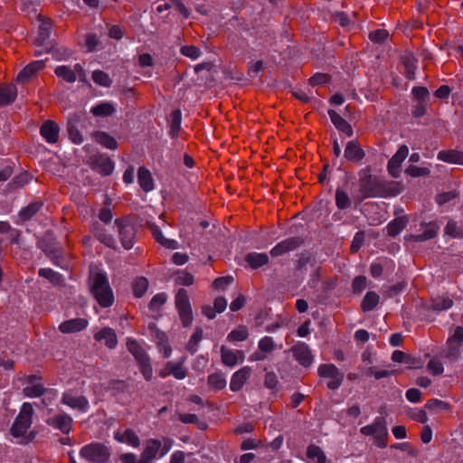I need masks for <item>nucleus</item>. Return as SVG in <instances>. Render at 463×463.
<instances>
[{
    "label": "nucleus",
    "instance_id": "15",
    "mask_svg": "<svg viewBox=\"0 0 463 463\" xmlns=\"http://www.w3.org/2000/svg\"><path fill=\"white\" fill-rule=\"evenodd\" d=\"M252 370L250 366H243L236 371L231 378L230 389L232 392H239L250 379Z\"/></svg>",
    "mask_w": 463,
    "mask_h": 463
},
{
    "label": "nucleus",
    "instance_id": "57",
    "mask_svg": "<svg viewBox=\"0 0 463 463\" xmlns=\"http://www.w3.org/2000/svg\"><path fill=\"white\" fill-rule=\"evenodd\" d=\"M264 385L274 392L278 391L279 381L277 375L272 372L267 373L265 374Z\"/></svg>",
    "mask_w": 463,
    "mask_h": 463
},
{
    "label": "nucleus",
    "instance_id": "42",
    "mask_svg": "<svg viewBox=\"0 0 463 463\" xmlns=\"http://www.w3.org/2000/svg\"><path fill=\"white\" fill-rule=\"evenodd\" d=\"M96 169L97 171L101 174L102 175H110L114 170V164L113 162L106 157H100L97 160L96 163Z\"/></svg>",
    "mask_w": 463,
    "mask_h": 463
},
{
    "label": "nucleus",
    "instance_id": "20",
    "mask_svg": "<svg viewBox=\"0 0 463 463\" xmlns=\"http://www.w3.org/2000/svg\"><path fill=\"white\" fill-rule=\"evenodd\" d=\"M221 357L224 365L234 367L239 362H243L244 353L240 350H232L225 345L221 346Z\"/></svg>",
    "mask_w": 463,
    "mask_h": 463
},
{
    "label": "nucleus",
    "instance_id": "14",
    "mask_svg": "<svg viewBox=\"0 0 463 463\" xmlns=\"http://www.w3.org/2000/svg\"><path fill=\"white\" fill-rule=\"evenodd\" d=\"M301 243L302 240L299 237L288 238L273 247L270 250V255L272 257L281 256L285 253L296 250L301 245Z\"/></svg>",
    "mask_w": 463,
    "mask_h": 463
},
{
    "label": "nucleus",
    "instance_id": "62",
    "mask_svg": "<svg viewBox=\"0 0 463 463\" xmlns=\"http://www.w3.org/2000/svg\"><path fill=\"white\" fill-rule=\"evenodd\" d=\"M406 399L412 403H418L421 401V392L416 388L407 390L405 393Z\"/></svg>",
    "mask_w": 463,
    "mask_h": 463
},
{
    "label": "nucleus",
    "instance_id": "3",
    "mask_svg": "<svg viewBox=\"0 0 463 463\" xmlns=\"http://www.w3.org/2000/svg\"><path fill=\"white\" fill-rule=\"evenodd\" d=\"M90 291L98 303L103 307L112 306L114 296L106 275L92 273L90 279Z\"/></svg>",
    "mask_w": 463,
    "mask_h": 463
},
{
    "label": "nucleus",
    "instance_id": "47",
    "mask_svg": "<svg viewBox=\"0 0 463 463\" xmlns=\"http://www.w3.org/2000/svg\"><path fill=\"white\" fill-rule=\"evenodd\" d=\"M453 305V301L449 297H438L432 299L431 307L436 311H444L449 309Z\"/></svg>",
    "mask_w": 463,
    "mask_h": 463
},
{
    "label": "nucleus",
    "instance_id": "19",
    "mask_svg": "<svg viewBox=\"0 0 463 463\" xmlns=\"http://www.w3.org/2000/svg\"><path fill=\"white\" fill-rule=\"evenodd\" d=\"M81 116L78 114H71L67 120V130L71 141L75 144L83 142V137L79 129L80 125Z\"/></svg>",
    "mask_w": 463,
    "mask_h": 463
},
{
    "label": "nucleus",
    "instance_id": "34",
    "mask_svg": "<svg viewBox=\"0 0 463 463\" xmlns=\"http://www.w3.org/2000/svg\"><path fill=\"white\" fill-rule=\"evenodd\" d=\"M307 457L308 459L315 463H326V457L323 449L314 444H311L307 449Z\"/></svg>",
    "mask_w": 463,
    "mask_h": 463
},
{
    "label": "nucleus",
    "instance_id": "45",
    "mask_svg": "<svg viewBox=\"0 0 463 463\" xmlns=\"http://www.w3.org/2000/svg\"><path fill=\"white\" fill-rule=\"evenodd\" d=\"M249 332L246 326H240L232 330L227 335V340L230 342H241L247 339Z\"/></svg>",
    "mask_w": 463,
    "mask_h": 463
},
{
    "label": "nucleus",
    "instance_id": "35",
    "mask_svg": "<svg viewBox=\"0 0 463 463\" xmlns=\"http://www.w3.org/2000/svg\"><path fill=\"white\" fill-rule=\"evenodd\" d=\"M152 233L156 241L160 243L162 246L167 249H176L178 247V242L175 240L165 238L162 232L156 226L151 227Z\"/></svg>",
    "mask_w": 463,
    "mask_h": 463
},
{
    "label": "nucleus",
    "instance_id": "61",
    "mask_svg": "<svg viewBox=\"0 0 463 463\" xmlns=\"http://www.w3.org/2000/svg\"><path fill=\"white\" fill-rule=\"evenodd\" d=\"M352 286L354 293H361L367 286V279L364 276L356 277Z\"/></svg>",
    "mask_w": 463,
    "mask_h": 463
},
{
    "label": "nucleus",
    "instance_id": "7",
    "mask_svg": "<svg viewBox=\"0 0 463 463\" xmlns=\"http://www.w3.org/2000/svg\"><path fill=\"white\" fill-rule=\"evenodd\" d=\"M175 307L184 326H189L193 322V312L187 291L178 289L175 295Z\"/></svg>",
    "mask_w": 463,
    "mask_h": 463
},
{
    "label": "nucleus",
    "instance_id": "17",
    "mask_svg": "<svg viewBox=\"0 0 463 463\" xmlns=\"http://www.w3.org/2000/svg\"><path fill=\"white\" fill-rule=\"evenodd\" d=\"M409 155V148L403 145L400 146L398 151L392 156L388 163V171L393 177H398L400 174V166Z\"/></svg>",
    "mask_w": 463,
    "mask_h": 463
},
{
    "label": "nucleus",
    "instance_id": "26",
    "mask_svg": "<svg viewBox=\"0 0 463 463\" xmlns=\"http://www.w3.org/2000/svg\"><path fill=\"white\" fill-rule=\"evenodd\" d=\"M88 326V321L84 318H73L67 321L62 322L59 329L61 332L64 334H71L80 332L82 329L86 328Z\"/></svg>",
    "mask_w": 463,
    "mask_h": 463
},
{
    "label": "nucleus",
    "instance_id": "44",
    "mask_svg": "<svg viewBox=\"0 0 463 463\" xmlns=\"http://www.w3.org/2000/svg\"><path fill=\"white\" fill-rule=\"evenodd\" d=\"M91 113L98 117H107L110 116L115 109L112 104L109 102H102L91 108Z\"/></svg>",
    "mask_w": 463,
    "mask_h": 463
},
{
    "label": "nucleus",
    "instance_id": "53",
    "mask_svg": "<svg viewBox=\"0 0 463 463\" xmlns=\"http://www.w3.org/2000/svg\"><path fill=\"white\" fill-rule=\"evenodd\" d=\"M139 369L146 380L149 381L153 375L152 366L149 362V358L146 357L138 362Z\"/></svg>",
    "mask_w": 463,
    "mask_h": 463
},
{
    "label": "nucleus",
    "instance_id": "43",
    "mask_svg": "<svg viewBox=\"0 0 463 463\" xmlns=\"http://www.w3.org/2000/svg\"><path fill=\"white\" fill-rule=\"evenodd\" d=\"M379 295L376 294L375 292H367L361 305L362 309L364 311L373 310L379 303Z\"/></svg>",
    "mask_w": 463,
    "mask_h": 463
},
{
    "label": "nucleus",
    "instance_id": "31",
    "mask_svg": "<svg viewBox=\"0 0 463 463\" xmlns=\"http://www.w3.org/2000/svg\"><path fill=\"white\" fill-rule=\"evenodd\" d=\"M49 37H50V23L49 22H42V24L39 26L38 36L35 40V43L38 46L44 47L45 51L49 52L52 47V45L48 43Z\"/></svg>",
    "mask_w": 463,
    "mask_h": 463
},
{
    "label": "nucleus",
    "instance_id": "11",
    "mask_svg": "<svg viewBox=\"0 0 463 463\" xmlns=\"http://www.w3.org/2000/svg\"><path fill=\"white\" fill-rule=\"evenodd\" d=\"M23 393L28 398H37L44 393V387L40 376L32 374L24 378Z\"/></svg>",
    "mask_w": 463,
    "mask_h": 463
},
{
    "label": "nucleus",
    "instance_id": "33",
    "mask_svg": "<svg viewBox=\"0 0 463 463\" xmlns=\"http://www.w3.org/2000/svg\"><path fill=\"white\" fill-rule=\"evenodd\" d=\"M246 262L252 269H258L269 262V256L266 253L250 252L245 257Z\"/></svg>",
    "mask_w": 463,
    "mask_h": 463
},
{
    "label": "nucleus",
    "instance_id": "2",
    "mask_svg": "<svg viewBox=\"0 0 463 463\" xmlns=\"http://www.w3.org/2000/svg\"><path fill=\"white\" fill-rule=\"evenodd\" d=\"M358 188L354 191L352 198L356 203H361L367 198L383 196L385 191L384 184L377 176L371 174L370 169L364 168L359 171Z\"/></svg>",
    "mask_w": 463,
    "mask_h": 463
},
{
    "label": "nucleus",
    "instance_id": "59",
    "mask_svg": "<svg viewBox=\"0 0 463 463\" xmlns=\"http://www.w3.org/2000/svg\"><path fill=\"white\" fill-rule=\"evenodd\" d=\"M166 295L165 293H159L155 295L149 303V308L152 310H157L166 301Z\"/></svg>",
    "mask_w": 463,
    "mask_h": 463
},
{
    "label": "nucleus",
    "instance_id": "48",
    "mask_svg": "<svg viewBox=\"0 0 463 463\" xmlns=\"http://www.w3.org/2000/svg\"><path fill=\"white\" fill-rule=\"evenodd\" d=\"M258 348L267 356L276 349L274 339L271 336H264L258 343Z\"/></svg>",
    "mask_w": 463,
    "mask_h": 463
},
{
    "label": "nucleus",
    "instance_id": "23",
    "mask_svg": "<svg viewBox=\"0 0 463 463\" xmlns=\"http://www.w3.org/2000/svg\"><path fill=\"white\" fill-rule=\"evenodd\" d=\"M344 156L347 160L358 163L364 159L365 154L359 143L352 140L347 143Z\"/></svg>",
    "mask_w": 463,
    "mask_h": 463
},
{
    "label": "nucleus",
    "instance_id": "64",
    "mask_svg": "<svg viewBox=\"0 0 463 463\" xmlns=\"http://www.w3.org/2000/svg\"><path fill=\"white\" fill-rule=\"evenodd\" d=\"M232 280L233 279L231 276L221 277L213 281V287L216 289L223 290L232 282Z\"/></svg>",
    "mask_w": 463,
    "mask_h": 463
},
{
    "label": "nucleus",
    "instance_id": "24",
    "mask_svg": "<svg viewBox=\"0 0 463 463\" xmlns=\"http://www.w3.org/2000/svg\"><path fill=\"white\" fill-rule=\"evenodd\" d=\"M62 402L72 409H78L82 411H87L89 410V402L83 396L64 393L62 396Z\"/></svg>",
    "mask_w": 463,
    "mask_h": 463
},
{
    "label": "nucleus",
    "instance_id": "16",
    "mask_svg": "<svg viewBox=\"0 0 463 463\" xmlns=\"http://www.w3.org/2000/svg\"><path fill=\"white\" fill-rule=\"evenodd\" d=\"M116 225L118 230L119 238L122 246L126 250H130L134 245V229L133 227L122 221L117 220Z\"/></svg>",
    "mask_w": 463,
    "mask_h": 463
},
{
    "label": "nucleus",
    "instance_id": "18",
    "mask_svg": "<svg viewBox=\"0 0 463 463\" xmlns=\"http://www.w3.org/2000/svg\"><path fill=\"white\" fill-rule=\"evenodd\" d=\"M159 375L162 378L166 375H173L178 380L184 379L187 376V370L184 367V360L168 362L165 369L159 373Z\"/></svg>",
    "mask_w": 463,
    "mask_h": 463
},
{
    "label": "nucleus",
    "instance_id": "40",
    "mask_svg": "<svg viewBox=\"0 0 463 463\" xmlns=\"http://www.w3.org/2000/svg\"><path fill=\"white\" fill-rule=\"evenodd\" d=\"M182 115L180 110H174L170 115V136L176 137L181 128Z\"/></svg>",
    "mask_w": 463,
    "mask_h": 463
},
{
    "label": "nucleus",
    "instance_id": "22",
    "mask_svg": "<svg viewBox=\"0 0 463 463\" xmlns=\"http://www.w3.org/2000/svg\"><path fill=\"white\" fill-rule=\"evenodd\" d=\"M42 137L50 144H54L59 139L60 128L52 120L45 121L41 128Z\"/></svg>",
    "mask_w": 463,
    "mask_h": 463
},
{
    "label": "nucleus",
    "instance_id": "30",
    "mask_svg": "<svg viewBox=\"0 0 463 463\" xmlns=\"http://www.w3.org/2000/svg\"><path fill=\"white\" fill-rule=\"evenodd\" d=\"M17 96L16 87L13 84L0 87V108L14 101Z\"/></svg>",
    "mask_w": 463,
    "mask_h": 463
},
{
    "label": "nucleus",
    "instance_id": "63",
    "mask_svg": "<svg viewBox=\"0 0 463 463\" xmlns=\"http://www.w3.org/2000/svg\"><path fill=\"white\" fill-rule=\"evenodd\" d=\"M388 35L389 34L386 30L380 29L370 33L369 38L374 43H383L387 39Z\"/></svg>",
    "mask_w": 463,
    "mask_h": 463
},
{
    "label": "nucleus",
    "instance_id": "10",
    "mask_svg": "<svg viewBox=\"0 0 463 463\" xmlns=\"http://www.w3.org/2000/svg\"><path fill=\"white\" fill-rule=\"evenodd\" d=\"M294 359L303 367H310L314 362V356L309 346L304 342H298L290 350Z\"/></svg>",
    "mask_w": 463,
    "mask_h": 463
},
{
    "label": "nucleus",
    "instance_id": "25",
    "mask_svg": "<svg viewBox=\"0 0 463 463\" xmlns=\"http://www.w3.org/2000/svg\"><path fill=\"white\" fill-rule=\"evenodd\" d=\"M94 338L98 342H104L105 345L109 349H113L116 347L118 344V338L116 333L113 329L109 327H105L97 332L94 335Z\"/></svg>",
    "mask_w": 463,
    "mask_h": 463
},
{
    "label": "nucleus",
    "instance_id": "4",
    "mask_svg": "<svg viewBox=\"0 0 463 463\" xmlns=\"http://www.w3.org/2000/svg\"><path fill=\"white\" fill-rule=\"evenodd\" d=\"M174 440L168 437L149 439L141 452V463H153L156 458H163L173 448Z\"/></svg>",
    "mask_w": 463,
    "mask_h": 463
},
{
    "label": "nucleus",
    "instance_id": "41",
    "mask_svg": "<svg viewBox=\"0 0 463 463\" xmlns=\"http://www.w3.org/2000/svg\"><path fill=\"white\" fill-rule=\"evenodd\" d=\"M209 385L215 390H222L226 387L227 382L224 375L220 373H213L208 376Z\"/></svg>",
    "mask_w": 463,
    "mask_h": 463
},
{
    "label": "nucleus",
    "instance_id": "28",
    "mask_svg": "<svg viewBox=\"0 0 463 463\" xmlns=\"http://www.w3.org/2000/svg\"><path fill=\"white\" fill-rule=\"evenodd\" d=\"M328 114L332 123L339 131L345 133L348 137H351L353 135L352 127L337 112L334 110H329Z\"/></svg>",
    "mask_w": 463,
    "mask_h": 463
},
{
    "label": "nucleus",
    "instance_id": "29",
    "mask_svg": "<svg viewBox=\"0 0 463 463\" xmlns=\"http://www.w3.org/2000/svg\"><path fill=\"white\" fill-rule=\"evenodd\" d=\"M437 157L446 163L463 165V153L458 150H441Z\"/></svg>",
    "mask_w": 463,
    "mask_h": 463
},
{
    "label": "nucleus",
    "instance_id": "38",
    "mask_svg": "<svg viewBox=\"0 0 463 463\" xmlns=\"http://www.w3.org/2000/svg\"><path fill=\"white\" fill-rule=\"evenodd\" d=\"M407 219L405 217H398L391 222L387 226V232L390 236H396L402 232L406 227Z\"/></svg>",
    "mask_w": 463,
    "mask_h": 463
},
{
    "label": "nucleus",
    "instance_id": "52",
    "mask_svg": "<svg viewBox=\"0 0 463 463\" xmlns=\"http://www.w3.org/2000/svg\"><path fill=\"white\" fill-rule=\"evenodd\" d=\"M445 233L451 236V237H460L462 235V230L458 225V222L449 220L445 227Z\"/></svg>",
    "mask_w": 463,
    "mask_h": 463
},
{
    "label": "nucleus",
    "instance_id": "32",
    "mask_svg": "<svg viewBox=\"0 0 463 463\" xmlns=\"http://www.w3.org/2000/svg\"><path fill=\"white\" fill-rule=\"evenodd\" d=\"M137 180L139 185L145 192H150L154 189V181L151 173L146 167H140L138 169Z\"/></svg>",
    "mask_w": 463,
    "mask_h": 463
},
{
    "label": "nucleus",
    "instance_id": "1",
    "mask_svg": "<svg viewBox=\"0 0 463 463\" xmlns=\"http://www.w3.org/2000/svg\"><path fill=\"white\" fill-rule=\"evenodd\" d=\"M33 407L32 403L24 402L9 430L10 434L14 439H18L20 444H28L36 437L35 431H28L33 424Z\"/></svg>",
    "mask_w": 463,
    "mask_h": 463
},
{
    "label": "nucleus",
    "instance_id": "54",
    "mask_svg": "<svg viewBox=\"0 0 463 463\" xmlns=\"http://www.w3.org/2000/svg\"><path fill=\"white\" fill-rule=\"evenodd\" d=\"M181 53L192 60H196L201 55V51L199 48L193 45H185L181 48Z\"/></svg>",
    "mask_w": 463,
    "mask_h": 463
},
{
    "label": "nucleus",
    "instance_id": "36",
    "mask_svg": "<svg viewBox=\"0 0 463 463\" xmlns=\"http://www.w3.org/2000/svg\"><path fill=\"white\" fill-rule=\"evenodd\" d=\"M402 61L405 67L406 77L413 80L415 77L417 60L411 53H405L402 55Z\"/></svg>",
    "mask_w": 463,
    "mask_h": 463
},
{
    "label": "nucleus",
    "instance_id": "5",
    "mask_svg": "<svg viewBox=\"0 0 463 463\" xmlns=\"http://www.w3.org/2000/svg\"><path fill=\"white\" fill-rule=\"evenodd\" d=\"M110 456V448L97 441L83 446L80 450V458L90 463H107Z\"/></svg>",
    "mask_w": 463,
    "mask_h": 463
},
{
    "label": "nucleus",
    "instance_id": "60",
    "mask_svg": "<svg viewBox=\"0 0 463 463\" xmlns=\"http://www.w3.org/2000/svg\"><path fill=\"white\" fill-rule=\"evenodd\" d=\"M427 368L434 375H439L444 371L443 364L436 359L430 360Z\"/></svg>",
    "mask_w": 463,
    "mask_h": 463
},
{
    "label": "nucleus",
    "instance_id": "27",
    "mask_svg": "<svg viewBox=\"0 0 463 463\" xmlns=\"http://www.w3.org/2000/svg\"><path fill=\"white\" fill-rule=\"evenodd\" d=\"M439 229V226L435 222H430L423 226V232L421 233L411 235L410 239L416 242L430 240L438 234Z\"/></svg>",
    "mask_w": 463,
    "mask_h": 463
},
{
    "label": "nucleus",
    "instance_id": "37",
    "mask_svg": "<svg viewBox=\"0 0 463 463\" xmlns=\"http://www.w3.org/2000/svg\"><path fill=\"white\" fill-rule=\"evenodd\" d=\"M94 137L99 144L102 145L106 148L116 149L118 146L117 140L106 132L99 131L95 134Z\"/></svg>",
    "mask_w": 463,
    "mask_h": 463
},
{
    "label": "nucleus",
    "instance_id": "58",
    "mask_svg": "<svg viewBox=\"0 0 463 463\" xmlns=\"http://www.w3.org/2000/svg\"><path fill=\"white\" fill-rule=\"evenodd\" d=\"M425 408L429 410L446 411L449 409V404L439 399H430L426 402Z\"/></svg>",
    "mask_w": 463,
    "mask_h": 463
},
{
    "label": "nucleus",
    "instance_id": "55",
    "mask_svg": "<svg viewBox=\"0 0 463 463\" xmlns=\"http://www.w3.org/2000/svg\"><path fill=\"white\" fill-rule=\"evenodd\" d=\"M406 173L412 177L427 176L430 175V170L426 167H420L417 165H409Z\"/></svg>",
    "mask_w": 463,
    "mask_h": 463
},
{
    "label": "nucleus",
    "instance_id": "46",
    "mask_svg": "<svg viewBox=\"0 0 463 463\" xmlns=\"http://www.w3.org/2000/svg\"><path fill=\"white\" fill-rule=\"evenodd\" d=\"M128 350L135 356L137 362L148 357L144 349L136 340H128L127 343Z\"/></svg>",
    "mask_w": 463,
    "mask_h": 463
},
{
    "label": "nucleus",
    "instance_id": "6",
    "mask_svg": "<svg viewBox=\"0 0 463 463\" xmlns=\"http://www.w3.org/2000/svg\"><path fill=\"white\" fill-rule=\"evenodd\" d=\"M360 432L365 436H373L374 445L378 448L387 447L388 428L383 417H376L371 424L362 427Z\"/></svg>",
    "mask_w": 463,
    "mask_h": 463
},
{
    "label": "nucleus",
    "instance_id": "56",
    "mask_svg": "<svg viewBox=\"0 0 463 463\" xmlns=\"http://www.w3.org/2000/svg\"><path fill=\"white\" fill-rule=\"evenodd\" d=\"M41 205L39 203H32L28 205L27 207L24 208L20 212V217L23 220H28L31 217H33L39 210Z\"/></svg>",
    "mask_w": 463,
    "mask_h": 463
},
{
    "label": "nucleus",
    "instance_id": "12",
    "mask_svg": "<svg viewBox=\"0 0 463 463\" xmlns=\"http://www.w3.org/2000/svg\"><path fill=\"white\" fill-rule=\"evenodd\" d=\"M113 437L118 443L127 444L132 448H138L141 443L136 431L129 428L116 430Z\"/></svg>",
    "mask_w": 463,
    "mask_h": 463
},
{
    "label": "nucleus",
    "instance_id": "21",
    "mask_svg": "<svg viewBox=\"0 0 463 463\" xmlns=\"http://www.w3.org/2000/svg\"><path fill=\"white\" fill-rule=\"evenodd\" d=\"M45 66V62L43 60L35 61L25 66L16 77L18 82L24 83L29 79L33 77L38 71L43 70Z\"/></svg>",
    "mask_w": 463,
    "mask_h": 463
},
{
    "label": "nucleus",
    "instance_id": "49",
    "mask_svg": "<svg viewBox=\"0 0 463 463\" xmlns=\"http://www.w3.org/2000/svg\"><path fill=\"white\" fill-rule=\"evenodd\" d=\"M92 80L96 84L102 87H109L112 83L109 74L99 70L92 72Z\"/></svg>",
    "mask_w": 463,
    "mask_h": 463
},
{
    "label": "nucleus",
    "instance_id": "13",
    "mask_svg": "<svg viewBox=\"0 0 463 463\" xmlns=\"http://www.w3.org/2000/svg\"><path fill=\"white\" fill-rule=\"evenodd\" d=\"M45 422L55 430H61L64 434H68L71 430L72 418L67 414H56L48 417Z\"/></svg>",
    "mask_w": 463,
    "mask_h": 463
},
{
    "label": "nucleus",
    "instance_id": "9",
    "mask_svg": "<svg viewBox=\"0 0 463 463\" xmlns=\"http://www.w3.org/2000/svg\"><path fill=\"white\" fill-rule=\"evenodd\" d=\"M55 74L69 83H73L77 80L82 82L87 81V75L80 63H76L72 68L66 65H60L54 71Z\"/></svg>",
    "mask_w": 463,
    "mask_h": 463
},
{
    "label": "nucleus",
    "instance_id": "8",
    "mask_svg": "<svg viewBox=\"0 0 463 463\" xmlns=\"http://www.w3.org/2000/svg\"><path fill=\"white\" fill-rule=\"evenodd\" d=\"M317 373L320 377L329 379L327 387L331 390L338 389L344 381V373L333 364H320Z\"/></svg>",
    "mask_w": 463,
    "mask_h": 463
},
{
    "label": "nucleus",
    "instance_id": "50",
    "mask_svg": "<svg viewBox=\"0 0 463 463\" xmlns=\"http://www.w3.org/2000/svg\"><path fill=\"white\" fill-rule=\"evenodd\" d=\"M148 280L146 278H138L133 284V292L137 298H141L147 290Z\"/></svg>",
    "mask_w": 463,
    "mask_h": 463
},
{
    "label": "nucleus",
    "instance_id": "39",
    "mask_svg": "<svg viewBox=\"0 0 463 463\" xmlns=\"http://www.w3.org/2000/svg\"><path fill=\"white\" fill-rule=\"evenodd\" d=\"M335 204L338 209L345 210L351 206V198L347 192L342 188H336L335 190Z\"/></svg>",
    "mask_w": 463,
    "mask_h": 463
},
{
    "label": "nucleus",
    "instance_id": "51",
    "mask_svg": "<svg viewBox=\"0 0 463 463\" xmlns=\"http://www.w3.org/2000/svg\"><path fill=\"white\" fill-rule=\"evenodd\" d=\"M175 281L177 285L190 286L194 284V278L191 273L182 270L176 273Z\"/></svg>",
    "mask_w": 463,
    "mask_h": 463
}]
</instances>
